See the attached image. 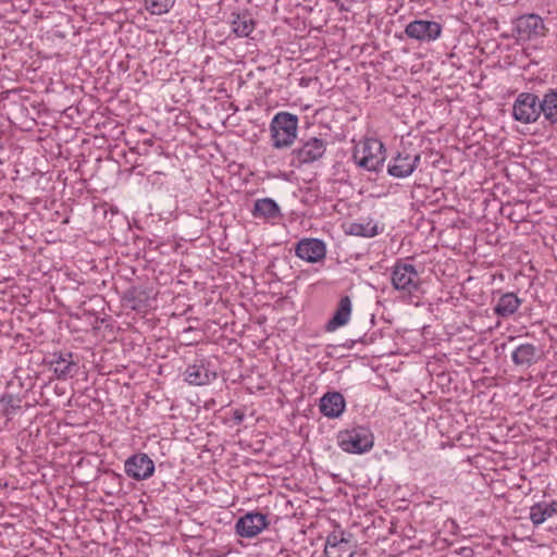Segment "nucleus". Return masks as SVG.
I'll return each instance as SVG.
<instances>
[{"instance_id": "nucleus-17", "label": "nucleus", "mask_w": 557, "mask_h": 557, "mask_svg": "<svg viewBox=\"0 0 557 557\" xmlns=\"http://www.w3.org/2000/svg\"><path fill=\"white\" fill-rule=\"evenodd\" d=\"M541 116L550 125L557 124V88H548L540 98Z\"/></svg>"}, {"instance_id": "nucleus-11", "label": "nucleus", "mask_w": 557, "mask_h": 557, "mask_svg": "<svg viewBox=\"0 0 557 557\" xmlns=\"http://www.w3.org/2000/svg\"><path fill=\"white\" fill-rule=\"evenodd\" d=\"M124 471L126 475L133 480L144 481L152 476L154 472V462L147 454H134L126 459Z\"/></svg>"}, {"instance_id": "nucleus-16", "label": "nucleus", "mask_w": 557, "mask_h": 557, "mask_svg": "<svg viewBox=\"0 0 557 557\" xmlns=\"http://www.w3.org/2000/svg\"><path fill=\"white\" fill-rule=\"evenodd\" d=\"M185 377L189 384L206 385L215 380L216 373L211 371L203 361H200L186 368Z\"/></svg>"}, {"instance_id": "nucleus-26", "label": "nucleus", "mask_w": 557, "mask_h": 557, "mask_svg": "<svg viewBox=\"0 0 557 557\" xmlns=\"http://www.w3.org/2000/svg\"><path fill=\"white\" fill-rule=\"evenodd\" d=\"M379 226L373 220L354 222L349 225L347 234L359 237H374L379 234Z\"/></svg>"}, {"instance_id": "nucleus-1", "label": "nucleus", "mask_w": 557, "mask_h": 557, "mask_svg": "<svg viewBox=\"0 0 557 557\" xmlns=\"http://www.w3.org/2000/svg\"><path fill=\"white\" fill-rule=\"evenodd\" d=\"M298 129V116L289 112H278L270 124L272 146L276 149L290 147Z\"/></svg>"}, {"instance_id": "nucleus-5", "label": "nucleus", "mask_w": 557, "mask_h": 557, "mask_svg": "<svg viewBox=\"0 0 557 557\" xmlns=\"http://www.w3.org/2000/svg\"><path fill=\"white\" fill-rule=\"evenodd\" d=\"M327 143L318 137L301 139L300 146L292 151L290 164L300 168L320 160L326 151Z\"/></svg>"}, {"instance_id": "nucleus-9", "label": "nucleus", "mask_w": 557, "mask_h": 557, "mask_svg": "<svg viewBox=\"0 0 557 557\" xmlns=\"http://www.w3.org/2000/svg\"><path fill=\"white\" fill-rule=\"evenodd\" d=\"M270 524L268 516L259 511H250L242 516L235 523V533L240 537L251 539L260 534Z\"/></svg>"}, {"instance_id": "nucleus-13", "label": "nucleus", "mask_w": 557, "mask_h": 557, "mask_svg": "<svg viewBox=\"0 0 557 557\" xmlns=\"http://www.w3.org/2000/svg\"><path fill=\"white\" fill-rule=\"evenodd\" d=\"M420 154H411L407 151L398 152L388 164L387 172L389 175L404 178L412 174L420 162Z\"/></svg>"}, {"instance_id": "nucleus-2", "label": "nucleus", "mask_w": 557, "mask_h": 557, "mask_svg": "<svg viewBox=\"0 0 557 557\" xmlns=\"http://www.w3.org/2000/svg\"><path fill=\"white\" fill-rule=\"evenodd\" d=\"M352 159L356 164L368 171H379L385 160V148L377 139H367L355 147Z\"/></svg>"}, {"instance_id": "nucleus-22", "label": "nucleus", "mask_w": 557, "mask_h": 557, "mask_svg": "<svg viewBox=\"0 0 557 557\" xmlns=\"http://www.w3.org/2000/svg\"><path fill=\"white\" fill-rule=\"evenodd\" d=\"M557 515V502H540L531 506L530 520L534 525L544 523L548 518Z\"/></svg>"}, {"instance_id": "nucleus-7", "label": "nucleus", "mask_w": 557, "mask_h": 557, "mask_svg": "<svg viewBox=\"0 0 557 557\" xmlns=\"http://www.w3.org/2000/svg\"><path fill=\"white\" fill-rule=\"evenodd\" d=\"M358 543L354 534L344 530L334 531L326 537L325 557H354Z\"/></svg>"}, {"instance_id": "nucleus-24", "label": "nucleus", "mask_w": 557, "mask_h": 557, "mask_svg": "<svg viewBox=\"0 0 557 557\" xmlns=\"http://www.w3.org/2000/svg\"><path fill=\"white\" fill-rule=\"evenodd\" d=\"M123 301L132 310L143 311L149 306V295L144 289L133 287L125 292Z\"/></svg>"}, {"instance_id": "nucleus-4", "label": "nucleus", "mask_w": 557, "mask_h": 557, "mask_svg": "<svg viewBox=\"0 0 557 557\" xmlns=\"http://www.w3.org/2000/svg\"><path fill=\"white\" fill-rule=\"evenodd\" d=\"M338 445L346 453L363 454L372 448L373 435L369 429L357 426L339 432Z\"/></svg>"}, {"instance_id": "nucleus-25", "label": "nucleus", "mask_w": 557, "mask_h": 557, "mask_svg": "<svg viewBox=\"0 0 557 557\" xmlns=\"http://www.w3.org/2000/svg\"><path fill=\"white\" fill-rule=\"evenodd\" d=\"M22 398L13 393L4 392L0 395V416L11 420L21 409Z\"/></svg>"}, {"instance_id": "nucleus-10", "label": "nucleus", "mask_w": 557, "mask_h": 557, "mask_svg": "<svg viewBox=\"0 0 557 557\" xmlns=\"http://www.w3.org/2000/svg\"><path fill=\"white\" fill-rule=\"evenodd\" d=\"M442 29V25L435 21L414 20L406 26L405 34L410 39L430 42L441 36Z\"/></svg>"}, {"instance_id": "nucleus-3", "label": "nucleus", "mask_w": 557, "mask_h": 557, "mask_svg": "<svg viewBox=\"0 0 557 557\" xmlns=\"http://www.w3.org/2000/svg\"><path fill=\"white\" fill-rule=\"evenodd\" d=\"M392 285L404 295L411 296L420 289L421 278L413 264L397 261L392 270Z\"/></svg>"}, {"instance_id": "nucleus-27", "label": "nucleus", "mask_w": 557, "mask_h": 557, "mask_svg": "<svg viewBox=\"0 0 557 557\" xmlns=\"http://www.w3.org/2000/svg\"><path fill=\"white\" fill-rule=\"evenodd\" d=\"M175 0H145L146 9L153 15H162L170 11Z\"/></svg>"}, {"instance_id": "nucleus-20", "label": "nucleus", "mask_w": 557, "mask_h": 557, "mask_svg": "<svg viewBox=\"0 0 557 557\" xmlns=\"http://www.w3.org/2000/svg\"><path fill=\"white\" fill-rule=\"evenodd\" d=\"M257 219H276L282 215L278 205L272 198L257 199L251 211Z\"/></svg>"}, {"instance_id": "nucleus-18", "label": "nucleus", "mask_w": 557, "mask_h": 557, "mask_svg": "<svg viewBox=\"0 0 557 557\" xmlns=\"http://www.w3.org/2000/svg\"><path fill=\"white\" fill-rule=\"evenodd\" d=\"M521 304L522 299L515 293H505L498 298L494 307V313L504 319L509 318L517 312Z\"/></svg>"}, {"instance_id": "nucleus-8", "label": "nucleus", "mask_w": 557, "mask_h": 557, "mask_svg": "<svg viewBox=\"0 0 557 557\" xmlns=\"http://www.w3.org/2000/svg\"><path fill=\"white\" fill-rule=\"evenodd\" d=\"M515 29L519 40L529 41L545 37L547 28L543 18L534 13L523 14L516 18Z\"/></svg>"}, {"instance_id": "nucleus-12", "label": "nucleus", "mask_w": 557, "mask_h": 557, "mask_svg": "<svg viewBox=\"0 0 557 557\" xmlns=\"http://www.w3.org/2000/svg\"><path fill=\"white\" fill-rule=\"evenodd\" d=\"M295 253L307 262L317 263L325 258L326 246L321 239L304 238L297 243Z\"/></svg>"}, {"instance_id": "nucleus-6", "label": "nucleus", "mask_w": 557, "mask_h": 557, "mask_svg": "<svg viewBox=\"0 0 557 557\" xmlns=\"http://www.w3.org/2000/svg\"><path fill=\"white\" fill-rule=\"evenodd\" d=\"M540 98L533 92H521L512 104V117L522 124H532L540 120L542 110Z\"/></svg>"}, {"instance_id": "nucleus-14", "label": "nucleus", "mask_w": 557, "mask_h": 557, "mask_svg": "<svg viewBox=\"0 0 557 557\" xmlns=\"http://www.w3.org/2000/svg\"><path fill=\"white\" fill-rule=\"evenodd\" d=\"M49 363L53 368V372L59 380L72 377L77 371V364L73 360L72 352L53 354Z\"/></svg>"}, {"instance_id": "nucleus-28", "label": "nucleus", "mask_w": 557, "mask_h": 557, "mask_svg": "<svg viewBox=\"0 0 557 557\" xmlns=\"http://www.w3.org/2000/svg\"><path fill=\"white\" fill-rule=\"evenodd\" d=\"M235 419H237V420L242 421V420H243V414H240V416H237V414H236V416H235Z\"/></svg>"}, {"instance_id": "nucleus-21", "label": "nucleus", "mask_w": 557, "mask_h": 557, "mask_svg": "<svg viewBox=\"0 0 557 557\" xmlns=\"http://www.w3.org/2000/svg\"><path fill=\"white\" fill-rule=\"evenodd\" d=\"M539 349L533 344H521L511 354L512 362L518 367H530L537 360Z\"/></svg>"}, {"instance_id": "nucleus-15", "label": "nucleus", "mask_w": 557, "mask_h": 557, "mask_svg": "<svg viewBox=\"0 0 557 557\" xmlns=\"http://www.w3.org/2000/svg\"><path fill=\"white\" fill-rule=\"evenodd\" d=\"M320 411L327 418H338L345 410L346 401L339 392H327L320 399Z\"/></svg>"}, {"instance_id": "nucleus-19", "label": "nucleus", "mask_w": 557, "mask_h": 557, "mask_svg": "<svg viewBox=\"0 0 557 557\" xmlns=\"http://www.w3.org/2000/svg\"><path fill=\"white\" fill-rule=\"evenodd\" d=\"M351 314V300L348 296H343L339 301L337 309L331 320L326 323V331L333 332L338 327L348 323Z\"/></svg>"}, {"instance_id": "nucleus-23", "label": "nucleus", "mask_w": 557, "mask_h": 557, "mask_svg": "<svg viewBox=\"0 0 557 557\" xmlns=\"http://www.w3.org/2000/svg\"><path fill=\"white\" fill-rule=\"evenodd\" d=\"M232 30L238 37H247L255 29V21L248 12L232 13Z\"/></svg>"}]
</instances>
